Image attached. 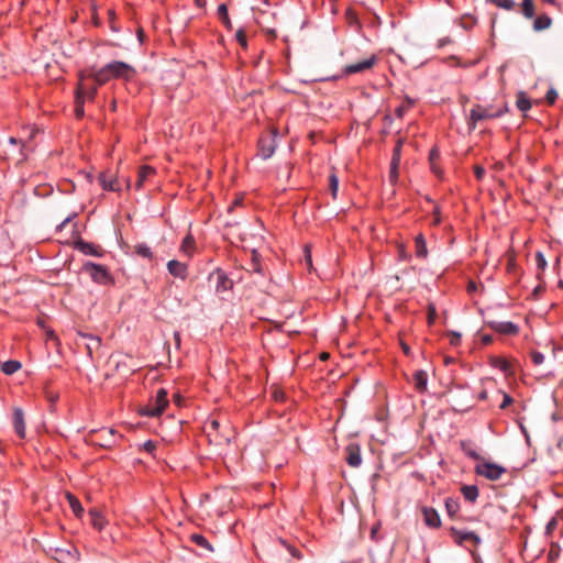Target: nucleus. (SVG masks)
Listing matches in <instances>:
<instances>
[{
    "label": "nucleus",
    "instance_id": "obj_13",
    "mask_svg": "<svg viewBox=\"0 0 563 563\" xmlns=\"http://www.w3.org/2000/svg\"><path fill=\"white\" fill-rule=\"evenodd\" d=\"M345 461L351 467H358L362 464L361 446L358 443H349L345 449Z\"/></svg>",
    "mask_w": 563,
    "mask_h": 563
},
{
    "label": "nucleus",
    "instance_id": "obj_22",
    "mask_svg": "<svg viewBox=\"0 0 563 563\" xmlns=\"http://www.w3.org/2000/svg\"><path fill=\"white\" fill-rule=\"evenodd\" d=\"M460 448L462 452L470 459L474 461H482L483 457L478 454L476 450V445L471 440H462L460 442Z\"/></svg>",
    "mask_w": 563,
    "mask_h": 563
},
{
    "label": "nucleus",
    "instance_id": "obj_36",
    "mask_svg": "<svg viewBox=\"0 0 563 563\" xmlns=\"http://www.w3.org/2000/svg\"><path fill=\"white\" fill-rule=\"evenodd\" d=\"M415 104V100L409 96H406L404 102L395 109V115L401 119L405 113Z\"/></svg>",
    "mask_w": 563,
    "mask_h": 563
},
{
    "label": "nucleus",
    "instance_id": "obj_51",
    "mask_svg": "<svg viewBox=\"0 0 563 563\" xmlns=\"http://www.w3.org/2000/svg\"><path fill=\"white\" fill-rule=\"evenodd\" d=\"M442 221V218H441V210H440V207L439 206H435L433 211H432V225H439Z\"/></svg>",
    "mask_w": 563,
    "mask_h": 563
},
{
    "label": "nucleus",
    "instance_id": "obj_45",
    "mask_svg": "<svg viewBox=\"0 0 563 563\" xmlns=\"http://www.w3.org/2000/svg\"><path fill=\"white\" fill-rule=\"evenodd\" d=\"M235 38L242 48H247V37L244 29L241 27L236 31Z\"/></svg>",
    "mask_w": 563,
    "mask_h": 563
},
{
    "label": "nucleus",
    "instance_id": "obj_28",
    "mask_svg": "<svg viewBox=\"0 0 563 563\" xmlns=\"http://www.w3.org/2000/svg\"><path fill=\"white\" fill-rule=\"evenodd\" d=\"M66 498L68 500V504H69L74 515L77 518H80L84 515L85 510H84L79 499L75 495H73L71 493H67L66 494Z\"/></svg>",
    "mask_w": 563,
    "mask_h": 563
},
{
    "label": "nucleus",
    "instance_id": "obj_38",
    "mask_svg": "<svg viewBox=\"0 0 563 563\" xmlns=\"http://www.w3.org/2000/svg\"><path fill=\"white\" fill-rule=\"evenodd\" d=\"M279 543L290 553V555L297 560L303 558L302 552L294 544L289 543L285 539H279Z\"/></svg>",
    "mask_w": 563,
    "mask_h": 563
},
{
    "label": "nucleus",
    "instance_id": "obj_16",
    "mask_svg": "<svg viewBox=\"0 0 563 563\" xmlns=\"http://www.w3.org/2000/svg\"><path fill=\"white\" fill-rule=\"evenodd\" d=\"M444 507L446 515L451 520H464V518L460 515L461 504L459 498L446 497L444 499Z\"/></svg>",
    "mask_w": 563,
    "mask_h": 563
},
{
    "label": "nucleus",
    "instance_id": "obj_58",
    "mask_svg": "<svg viewBox=\"0 0 563 563\" xmlns=\"http://www.w3.org/2000/svg\"><path fill=\"white\" fill-rule=\"evenodd\" d=\"M285 397H286V395L282 389H275L273 391V398L275 401L282 402L285 400Z\"/></svg>",
    "mask_w": 563,
    "mask_h": 563
},
{
    "label": "nucleus",
    "instance_id": "obj_64",
    "mask_svg": "<svg viewBox=\"0 0 563 563\" xmlns=\"http://www.w3.org/2000/svg\"><path fill=\"white\" fill-rule=\"evenodd\" d=\"M482 342H483L484 345H488V344H490L493 342V336L489 335V334H484L482 336Z\"/></svg>",
    "mask_w": 563,
    "mask_h": 563
},
{
    "label": "nucleus",
    "instance_id": "obj_54",
    "mask_svg": "<svg viewBox=\"0 0 563 563\" xmlns=\"http://www.w3.org/2000/svg\"><path fill=\"white\" fill-rule=\"evenodd\" d=\"M448 335L450 336L451 345L456 346L461 343V334L459 332L450 331Z\"/></svg>",
    "mask_w": 563,
    "mask_h": 563
},
{
    "label": "nucleus",
    "instance_id": "obj_30",
    "mask_svg": "<svg viewBox=\"0 0 563 563\" xmlns=\"http://www.w3.org/2000/svg\"><path fill=\"white\" fill-rule=\"evenodd\" d=\"M191 542H194L197 547L208 551L213 552V547L211 543L200 533H192L189 536Z\"/></svg>",
    "mask_w": 563,
    "mask_h": 563
},
{
    "label": "nucleus",
    "instance_id": "obj_14",
    "mask_svg": "<svg viewBox=\"0 0 563 563\" xmlns=\"http://www.w3.org/2000/svg\"><path fill=\"white\" fill-rule=\"evenodd\" d=\"M75 249L85 255L95 257H102L104 254V251L100 245L95 244L92 242H87L82 239H79L78 241L75 242Z\"/></svg>",
    "mask_w": 563,
    "mask_h": 563
},
{
    "label": "nucleus",
    "instance_id": "obj_63",
    "mask_svg": "<svg viewBox=\"0 0 563 563\" xmlns=\"http://www.w3.org/2000/svg\"><path fill=\"white\" fill-rule=\"evenodd\" d=\"M476 289H477L476 283L473 280H470L467 284V292L472 294V292L476 291Z\"/></svg>",
    "mask_w": 563,
    "mask_h": 563
},
{
    "label": "nucleus",
    "instance_id": "obj_40",
    "mask_svg": "<svg viewBox=\"0 0 563 563\" xmlns=\"http://www.w3.org/2000/svg\"><path fill=\"white\" fill-rule=\"evenodd\" d=\"M404 142H405V140L402 137H399L396 141V144L393 150V156H391V159L394 161V166L397 164V162L401 161V151H402Z\"/></svg>",
    "mask_w": 563,
    "mask_h": 563
},
{
    "label": "nucleus",
    "instance_id": "obj_53",
    "mask_svg": "<svg viewBox=\"0 0 563 563\" xmlns=\"http://www.w3.org/2000/svg\"><path fill=\"white\" fill-rule=\"evenodd\" d=\"M157 445H156V442L152 441V440H147L146 442H144L143 444V450L148 453V454H154L155 450H156Z\"/></svg>",
    "mask_w": 563,
    "mask_h": 563
},
{
    "label": "nucleus",
    "instance_id": "obj_10",
    "mask_svg": "<svg viewBox=\"0 0 563 563\" xmlns=\"http://www.w3.org/2000/svg\"><path fill=\"white\" fill-rule=\"evenodd\" d=\"M377 63V56L371 55L368 58H365L361 62L350 64L343 67L342 76H350L353 74L364 73L368 69H372Z\"/></svg>",
    "mask_w": 563,
    "mask_h": 563
},
{
    "label": "nucleus",
    "instance_id": "obj_34",
    "mask_svg": "<svg viewBox=\"0 0 563 563\" xmlns=\"http://www.w3.org/2000/svg\"><path fill=\"white\" fill-rule=\"evenodd\" d=\"M21 367H22L21 362L16 361V360H9V361H5V362L1 365V371H2V373H4L5 375H13V374H14V373H16Z\"/></svg>",
    "mask_w": 563,
    "mask_h": 563
},
{
    "label": "nucleus",
    "instance_id": "obj_8",
    "mask_svg": "<svg viewBox=\"0 0 563 563\" xmlns=\"http://www.w3.org/2000/svg\"><path fill=\"white\" fill-rule=\"evenodd\" d=\"M474 472L478 476H483L489 481H498L507 470L496 463L482 460L481 463L475 465Z\"/></svg>",
    "mask_w": 563,
    "mask_h": 563
},
{
    "label": "nucleus",
    "instance_id": "obj_37",
    "mask_svg": "<svg viewBox=\"0 0 563 563\" xmlns=\"http://www.w3.org/2000/svg\"><path fill=\"white\" fill-rule=\"evenodd\" d=\"M134 252L135 254H137L139 256L143 257V258H147V260H153V252L151 250V247L145 244V243H139L134 246Z\"/></svg>",
    "mask_w": 563,
    "mask_h": 563
},
{
    "label": "nucleus",
    "instance_id": "obj_57",
    "mask_svg": "<svg viewBox=\"0 0 563 563\" xmlns=\"http://www.w3.org/2000/svg\"><path fill=\"white\" fill-rule=\"evenodd\" d=\"M485 168L483 166L476 165L474 166V175L477 180H482L485 176Z\"/></svg>",
    "mask_w": 563,
    "mask_h": 563
},
{
    "label": "nucleus",
    "instance_id": "obj_46",
    "mask_svg": "<svg viewBox=\"0 0 563 563\" xmlns=\"http://www.w3.org/2000/svg\"><path fill=\"white\" fill-rule=\"evenodd\" d=\"M560 553H561V548L558 543H552L551 544V548L549 550V553H548V559L549 561H555L559 559L560 556Z\"/></svg>",
    "mask_w": 563,
    "mask_h": 563
},
{
    "label": "nucleus",
    "instance_id": "obj_49",
    "mask_svg": "<svg viewBox=\"0 0 563 563\" xmlns=\"http://www.w3.org/2000/svg\"><path fill=\"white\" fill-rule=\"evenodd\" d=\"M400 162H397V164L394 167V161H390V170H389V178L391 181H396L398 178V169H399Z\"/></svg>",
    "mask_w": 563,
    "mask_h": 563
},
{
    "label": "nucleus",
    "instance_id": "obj_42",
    "mask_svg": "<svg viewBox=\"0 0 563 563\" xmlns=\"http://www.w3.org/2000/svg\"><path fill=\"white\" fill-rule=\"evenodd\" d=\"M438 317L437 308L433 302H429L427 307V323L429 327H432L435 323V319Z\"/></svg>",
    "mask_w": 563,
    "mask_h": 563
},
{
    "label": "nucleus",
    "instance_id": "obj_41",
    "mask_svg": "<svg viewBox=\"0 0 563 563\" xmlns=\"http://www.w3.org/2000/svg\"><path fill=\"white\" fill-rule=\"evenodd\" d=\"M250 267H251L252 272L263 275V267L260 262V255L256 251H253V253H252V260H251Z\"/></svg>",
    "mask_w": 563,
    "mask_h": 563
},
{
    "label": "nucleus",
    "instance_id": "obj_20",
    "mask_svg": "<svg viewBox=\"0 0 563 563\" xmlns=\"http://www.w3.org/2000/svg\"><path fill=\"white\" fill-rule=\"evenodd\" d=\"M98 181L103 190L119 192L121 187L119 186L118 179L109 176L107 173H100Z\"/></svg>",
    "mask_w": 563,
    "mask_h": 563
},
{
    "label": "nucleus",
    "instance_id": "obj_60",
    "mask_svg": "<svg viewBox=\"0 0 563 563\" xmlns=\"http://www.w3.org/2000/svg\"><path fill=\"white\" fill-rule=\"evenodd\" d=\"M243 200H244L243 196L236 197L234 199V201L232 202V205L229 207L228 211L231 212L233 210V208L242 206L243 205Z\"/></svg>",
    "mask_w": 563,
    "mask_h": 563
},
{
    "label": "nucleus",
    "instance_id": "obj_5",
    "mask_svg": "<svg viewBox=\"0 0 563 563\" xmlns=\"http://www.w3.org/2000/svg\"><path fill=\"white\" fill-rule=\"evenodd\" d=\"M89 435L91 443L102 449H112L123 438L112 428L92 430Z\"/></svg>",
    "mask_w": 563,
    "mask_h": 563
},
{
    "label": "nucleus",
    "instance_id": "obj_61",
    "mask_svg": "<svg viewBox=\"0 0 563 563\" xmlns=\"http://www.w3.org/2000/svg\"><path fill=\"white\" fill-rule=\"evenodd\" d=\"M470 553L474 563H483L482 558L476 550H471Z\"/></svg>",
    "mask_w": 563,
    "mask_h": 563
},
{
    "label": "nucleus",
    "instance_id": "obj_27",
    "mask_svg": "<svg viewBox=\"0 0 563 563\" xmlns=\"http://www.w3.org/2000/svg\"><path fill=\"white\" fill-rule=\"evenodd\" d=\"M180 252L191 257L196 252V241L191 233H188L181 241Z\"/></svg>",
    "mask_w": 563,
    "mask_h": 563
},
{
    "label": "nucleus",
    "instance_id": "obj_56",
    "mask_svg": "<svg viewBox=\"0 0 563 563\" xmlns=\"http://www.w3.org/2000/svg\"><path fill=\"white\" fill-rule=\"evenodd\" d=\"M453 43V40L450 36H444L438 40L437 42V48H443L446 45H450Z\"/></svg>",
    "mask_w": 563,
    "mask_h": 563
},
{
    "label": "nucleus",
    "instance_id": "obj_24",
    "mask_svg": "<svg viewBox=\"0 0 563 563\" xmlns=\"http://www.w3.org/2000/svg\"><path fill=\"white\" fill-rule=\"evenodd\" d=\"M412 382L418 393L422 394L427 390L428 375L423 369H419L413 373Z\"/></svg>",
    "mask_w": 563,
    "mask_h": 563
},
{
    "label": "nucleus",
    "instance_id": "obj_50",
    "mask_svg": "<svg viewBox=\"0 0 563 563\" xmlns=\"http://www.w3.org/2000/svg\"><path fill=\"white\" fill-rule=\"evenodd\" d=\"M530 357H531V361L534 365H540L543 363L544 361V356L541 352H538V351H532L530 353Z\"/></svg>",
    "mask_w": 563,
    "mask_h": 563
},
{
    "label": "nucleus",
    "instance_id": "obj_23",
    "mask_svg": "<svg viewBox=\"0 0 563 563\" xmlns=\"http://www.w3.org/2000/svg\"><path fill=\"white\" fill-rule=\"evenodd\" d=\"M415 255L420 260H426L428 257L427 242L422 233L415 236Z\"/></svg>",
    "mask_w": 563,
    "mask_h": 563
},
{
    "label": "nucleus",
    "instance_id": "obj_59",
    "mask_svg": "<svg viewBox=\"0 0 563 563\" xmlns=\"http://www.w3.org/2000/svg\"><path fill=\"white\" fill-rule=\"evenodd\" d=\"M558 526V519L552 518L547 525V533H551Z\"/></svg>",
    "mask_w": 563,
    "mask_h": 563
},
{
    "label": "nucleus",
    "instance_id": "obj_62",
    "mask_svg": "<svg viewBox=\"0 0 563 563\" xmlns=\"http://www.w3.org/2000/svg\"><path fill=\"white\" fill-rule=\"evenodd\" d=\"M207 427L211 430V431H218L219 427H220V423L218 420H211Z\"/></svg>",
    "mask_w": 563,
    "mask_h": 563
},
{
    "label": "nucleus",
    "instance_id": "obj_15",
    "mask_svg": "<svg viewBox=\"0 0 563 563\" xmlns=\"http://www.w3.org/2000/svg\"><path fill=\"white\" fill-rule=\"evenodd\" d=\"M257 146L261 156L264 159L269 158L276 150L275 136L269 134L261 136Z\"/></svg>",
    "mask_w": 563,
    "mask_h": 563
},
{
    "label": "nucleus",
    "instance_id": "obj_31",
    "mask_svg": "<svg viewBox=\"0 0 563 563\" xmlns=\"http://www.w3.org/2000/svg\"><path fill=\"white\" fill-rule=\"evenodd\" d=\"M516 106L517 108L521 111V112H527L528 110L531 109L532 107V103H531V100L529 99V97L527 96L526 92L523 91H519L517 93V100H516Z\"/></svg>",
    "mask_w": 563,
    "mask_h": 563
},
{
    "label": "nucleus",
    "instance_id": "obj_35",
    "mask_svg": "<svg viewBox=\"0 0 563 563\" xmlns=\"http://www.w3.org/2000/svg\"><path fill=\"white\" fill-rule=\"evenodd\" d=\"M520 12L526 19H533L536 14L533 0H522Z\"/></svg>",
    "mask_w": 563,
    "mask_h": 563
},
{
    "label": "nucleus",
    "instance_id": "obj_43",
    "mask_svg": "<svg viewBox=\"0 0 563 563\" xmlns=\"http://www.w3.org/2000/svg\"><path fill=\"white\" fill-rule=\"evenodd\" d=\"M329 189L331 191L332 198L335 199L339 189V178L335 173H331L329 175Z\"/></svg>",
    "mask_w": 563,
    "mask_h": 563
},
{
    "label": "nucleus",
    "instance_id": "obj_2",
    "mask_svg": "<svg viewBox=\"0 0 563 563\" xmlns=\"http://www.w3.org/2000/svg\"><path fill=\"white\" fill-rule=\"evenodd\" d=\"M507 111L508 109L506 104L503 108L495 110L493 106L484 107L477 103L472 108L467 118V126L470 130H475L478 121L500 118Z\"/></svg>",
    "mask_w": 563,
    "mask_h": 563
},
{
    "label": "nucleus",
    "instance_id": "obj_26",
    "mask_svg": "<svg viewBox=\"0 0 563 563\" xmlns=\"http://www.w3.org/2000/svg\"><path fill=\"white\" fill-rule=\"evenodd\" d=\"M88 515L91 526L98 531H101L107 523L104 516L97 508L89 509Z\"/></svg>",
    "mask_w": 563,
    "mask_h": 563
},
{
    "label": "nucleus",
    "instance_id": "obj_44",
    "mask_svg": "<svg viewBox=\"0 0 563 563\" xmlns=\"http://www.w3.org/2000/svg\"><path fill=\"white\" fill-rule=\"evenodd\" d=\"M345 19L347 21V23L350 25H357V26H361V23H360V20H358V15L356 13V11L352 8H349L346 11H345Z\"/></svg>",
    "mask_w": 563,
    "mask_h": 563
},
{
    "label": "nucleus",
    "instance_id": "obj_25",
    "mask_svg": "<svg viewBox=\"0 0 563 563\" xmlns=\"http://www.w3.org/2000/svg\"><path fill=\"white\" fill-rule=\"evenodd\" d=\"M460 492L470 504H475L479 496V489L476 485H462Z\"/></svg>",
    "mask_w": 563,
    "mask_h": 563
},
{
    "label": "nucleus",
    "instance_id": "obj_6",
    "mask_svg": "<svg viewBox=\"0 0 563 563\" xmlns=\"http://www.w3.org/2000/svg\"><path fill=\"white\" fill-rule=\"evenodd\" d=\"M167 390L159 388L156 396L140 409V415L145 417H159L168 406Z\"/></svg>",
    "mask_w": 563,
    "mask_h": 563
},
{
    "label": "nucleus",
    "instance_id": "obj_7",
    "mask_svg": "<svg viewBox=\"0 0 563 563\" xmlns=\"http://www.w3.org/2000/svg\"><path fill=\"white\" fill-rule=\"evenodd\" d=\"M448 531L453 542L459 547L466 548V544L471 543L476 548L482 543V538L474 531L457 529L454 526H451Z\"/></svg>",
    "mask_w": 563,
    "mask_h": 563
},
{
    "label": "nucleus",
    "instance_id": "obj_12",
    "mask_svg": "<svg viewBox=\"0 0 563 563\" xmlns=\"http://www.w3.org/2000/svg\"><path fill=\"white\" fill-rule=\"evenodd\" d=\"M423 522L430 529H440L442 527V520L438 510L433 507L422 506L420 508Z\"/></svg>",
    "mask_w": 563,
    "mask_h": 563
},
{
    "label": "nucleus",
    "instance_id": "obj_11",
    "mask_svg": "<svg viewBox=\"0 0 563 563\" xmlns=\"http://www.w3.org/2000/svg\"><path fill=\"white\" fill-rule=\"evenodd\" d=\"M485 323L488 328L500 334L517 335L519 333V327L511 321L487 320Z\"/></svg>",
    "mask_w": 563,
    "mask_h": 563
},
{
    "label": "nucleus",
    "instance_id": "obj_4",
    "mask_svg": "<svg viewBox=\"0 0 563 563\" xmlns=\"http://www.w3.org/2000/svg\"><path fill=\"white\" fill-rule=\"evenodd\" d=\"M82 272L87 273L96 284L102 286L114 285V278L106 265L86 262L82 265Z\"/></svg>",
    "mask_w": 563,
    "mask_h": 563
},
{
    "label": "nucleus",
    "instance_id": "obj_33",
    "mask_svg": "<svg viewBox=\"0 0 563 563\" xmlns=\"http://www.w3.org/2000/svg\"><path fill=\"white\" fill-rule=\"evenodd\" d=\"M489 364L493 367L503 371L504 373H510V371H511L510 363L506 358L500 357V356L492 357L490 361H489Z\"/></svg>",
    "mask_w": 563,
    "mask_h": 563
},
{
    "label": "nucleus",
    "instance_id": "obj_29",
    "mask_svg": "<svg viewBox=\"0 0 563 563\" xmlns=\"http://www.w3.org/2000/svg\"><path fill=\"white\" fill-rule=\"evenodd\" d=\"M552 23V20L551 18L545 14V13H542L540 15H538L534 21H533V30L536 32H540V31H543V30H547L550 27Z\"/></svg>",
    "mask_w": 563,
    "mask_h": 563
},
{
    "label": "nucleus",
    "instance_id": "obj_32",
    "mask_svg": "<svg viewBox=\"0 0 563 563\" xmlns=\"http://www.w3.org/2000/svg\"><path fill=\"white\" fill-rule=\"evenodd\" d=\"M217 14H218L219 20L222 22V24L228 30H232L233 26H232V22L230 20L229 12H228V7H227L225 3H221L218 7Z\"/></svg>",
    "mask_w": 563,
    "mask_h": 563
},
{
    "label": "nucleus",
    "instance_id": "obj_9",
    "mask_svg": "<svg viewBox=\"0 0 563 563\" xmlns=\"http://www.w3.org/2000/svg\"><path fill=\"white\" fill-rule=\"evenodd\" d=\"M209 282L214 283V288L218 294L231 290L233 288V280L229 278L227 273L218 267L209 275Z\"/></svg>",
    "mask_w": 563,
    "mask_h": 563
},
{
    "label": "nucleus",
    "instance_id": "obj_21",
    "mask_svg": "<svg viewBox=\"0 0 563 563\" xmlns=\"http://www.w3.org/2000/svg\"><path fill=\"white\" fill-rule=\"evenodd\" d=\"M155 174H156V170L154 167H152L150 165L140 166V168L137 170V179L135 181V189L140 190L144 186V183L148 178L153 177Z\"/></svg>",
    "mask_w": 563,
    "mask_h": 563
},
{
    "label": "nucleus",
    "instance_id": "obj_3",
    "mask_svg": "<svg viewBox=\"0 0 563 563\" xmlns=\"http://www.w3.org/2000/svg\"><path fill=\"white\" fill-rule=\"evenodd\" d=\"M97 97V86H89L85 81H80L78 78L76 90H75V117L82 119L85 115V102L93 101Z\"/></svg>",
    "mask_w": 563,
    "mask_h": 563
},
{
    "label": "nucleus",
    "instance_id": "obj_18",
    "mask_svg": "<svg viewBox=\"0 0 563 563\" xmlns=\"http://www.w3.org/2000/svg\"><path fill=\"white\" fill-rule=\"evenodd\" d=\"M12 423L16 435L20 439L25 438V421H24V412L21 408H14L12 415Z\"/></svg>",
    "mask_w": 563,
    "mask_h": 563
},
{
    "label": "nucleus",
    "instance_id": "obj_19",
    "mask_svg": "<svg viewBox=\"0 0 563 563\" xmlns=\"http://www.w3.org/2000/svg\"><path fill=\"white\" fill-rule=\"evenodd\" d=\"M428 161H429V164H430L431 172L437 177L441 178L443 176V170H442V168L439 165V162H440V150H439V147L437 145H434L430 150L429 156H428Z\"/></svg>",
    "mask_w": 563,
    "mask_h": 563
},
{
    "label": "nucleus",
    "instance_id": "obj_48",
    "mask_svg": "<svg viewBox=\"0 0 563 563\" xmlns=\"http://www.w3.org/2000/svg\"><path fill=\"white\" fill-rule=\"evenodd\" d=\"M498 394L503 396V401L499 405L500 409H506L509 405H511L514 402V399L509 394H507L503 390H498Z\"/></svg>",
    "mask_w": 563,
    "mask_h": 563
},
{
    "label": "nucleus",
    "instance_id": "obj_55",
    "mask_svg": "<svg viewBox=\"0 0 563 563\" xmlns=\"http://www.w3.org/2000/svg\"><path fill=\"white\" fill-rule=\"evenodd\" d=\"M558 98V92L554 89H550L545 95V101L549 104H553Z\"/></svg>",
    "mask_w": 563,
    "mask_h": 563
},
{
    "label": "nucleus",
    "instance_id": "obj_52",
    "mask_svg": "<svg viewBox=\"0 0 563 563\" xmlns=\"http://www.w3.org/2000/svg\"><path fill=\"white\" fill-rule=\"evenodd\" d=\"M9 143H10V144H12V145H20V146H21V148H20L21 156H22L23 158H26V154L24 153V146H25V145H24V142H23L22 140L16 139V137H14V136H10V137H9Z\"/></svg>",
    "mask_w": 563,
    "mask_h": 563
},
{
    "label": "nucleus",
    "instance_id": "obj_39",
    "mask_svg": "<svg viewBox=\"0 0 563 563\" xmlns=\"http://www.w3.org/2000/svg\"><path fill=\"white\" fill-rule=\"evenodd\" d=\"M45 398L49 402V411H55V405L59 398V395L57 391H54L49 388L44 389Z\"/></svg>",
    "mask_w": 563,
    "mask_h": 563
},
{
    "label": "nucleus",
    "instance_id": "obj_1",
    "mask_svg": "<svg viewBox=\"0 0 563 563\" xmlns=\"http://www.w3.org/2000/svg\"><path fill=\"white\" fill-rule=\"evenodd\" d=\"M136 74L137 71L132 65L122 60H112L100 68L91 66L80 70L78 78L85 82L88 79L93 80L92 86H97L98 89L112 79L124 80L125 82L132 81Z\"/></svg>",
    "mask_w": 563,
    "mask_h": 563
},
{
    "label": "nucleus",
    "instance_id": "obj_17",
    "mask_svg": "<svg viewBox=\"0 0 563 563\" xmlns=\"http://www.w3.org/2000/svg\"><path fill=\"white\" fill-rule=\"evenodd\" d=\"M167 271L172 276L180 278L181 280L188 277V265L177 260H172L167 263Z\"/></svg>",
    "mask_w": 563,
    "mask_h": 563
},
{
    "label": "nucleus",
    "instance_id": "obj_47",
    "mask_svg": "<svg viewBox=\"0 0 563 563\" xmlns=\"http://www.w3.org/2000/svg\"><path fill=\"white\" fill-rule=\"evenodd\" d=\"M536 264L539 272H543L547 267V261L541 252L536 254ZM538 277L540 278V273H538Z\"/></svg>",
    "mask_w": 563,
    "mask_h": 563
}]
</instances>
